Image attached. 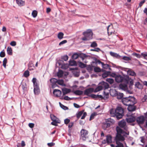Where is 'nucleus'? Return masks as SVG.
I'll use <instances>...</instances> for the list:
<instances>
[{
	"mask_svg": "<svg viewBox=\"0 0 147 147\" xmlns=\"http://www.w3.org/2000/svg\"><path fill=\"white\" fill-rule=\"evenodd\" d=\"M117 134L115 140L116 144L115 147H124L123 144L121 142L124 141L125 138L129 135V132H125L119 126L116 128Z\"/></svg>",
	"mask_w": 147,
	"mask_h": 147,
	"instance_id": "f257e3e1",
	"label": "nucleus"
},
{
	"mask_svg": "<svg viewBox=\"0 0 147 147\" xmlns=\"http://www.w3.org/2000/svg\"><path fill=\"white\" fill-rule=\"evenodd\" d=\"M122 102L124 105L128 106L127 110L129 111H134L136 110V107L135 105L137 102L136 98L134 96H129L123 98L122 99Z\"/></svg>",
	"mask_w": 147,
	"mask_h": 147,
	"instance_id": "f03ea898",
	"label": "nucleus"
},
{
	"mask_svg": "<svg viewBox=\"0 0 147 147\" xmlns=\"http://www.w3.org/2000/svg\"><path fill=\"white\" fill-rule=\"evenodd\" d=\"M110 114L111 116L115 117L118 120L122 118L124 115L123 109L119 107H117L115 109H111Z\"/></svg>",
	"mask_w": 147,
	"mask_h": 147,
	"instance_id": "7ed1b4c3",
	"label": "nucleus"
},
{
	"mask_svg": "<svg viewBox=\"0 0 147 147\" xmlns=\"http://www.w3.org/2000/svg\"><path fill=\"white\" fill-rule=\"evenodd\" d=\"M84 36L82 38L83 41H87L92 39V38L93 33L90 29L87 30L86 31L83 33Z\"/></svg>",
	"mask_w": 147,
	"mask_h": 147,
	"instance_id": "20e7f679",
	"label": "nucleus"
},
{
	"mask_svg": "<svg viewBox=\"0 0 147 147\" xmlns=\"http://www.w3.org/2000/svg\"><path fill=\"white\" fill-rule=\"evenodd\" d=\"M99 84L101 85L96 88L94 90L93 92H96L100 90L103 88L107 89L109 87L108 84L104 82H102L100 83Z\"/></svg>",
	"mask_w": 147,
	"mask_h": 147,
	"instance_id": "39448f33",
	"label": "nucleus"
},
{
	"mask_svg": "<svg viewBox=\"0 0 147 147\" xmlns=\"http://www.w3.org/2000/svg\"><path fill=\"white\" fill-rule=\"evenodd\" d=\"M111 76L115 78V79L116 82L118 83L122 82L125 79V78L123 76L115 73H113L112 74Z\"/></svg>",
	"mask_w": 147,
	"mask_h": 147,
	"instance_id": "423d86ee",
	"label": "nucleus"
},
{
	"mask_svg": "<svg viewBox=\"0 0 147 147\" xmlns=\"http://www.w3.org/2000/svg\"><path fill=\"white\" fill-rule=\"evenodd\" d=\"M88 131L86 129H82L80 131V138L83 140H85L88 138Z\"/></svg>",
	"mask_w": 147,
	"mask_h": 147,
	"instance_id": "0eeeda50",
	"label": "nucleus"
},
{
	"mask_svg": "<svg viewBox=\"0 0 147 147\" xmlns=\"http://www.w3.org/2000/svg\"><path fill=\"white\" fill-rule=\"evenodd\" d=\"M118 125L120 127L123 128L124 130L127 131L125 132H128L127 131L128 129V128L127 127L126 125V122L123 119L122 120L120 121L118 123Z\"/></svg>",
	"mask_w": 147,
	"mask_h": 147,
	"instance_id": "6e6552de",
	"label": "nucleus"
},
{
	"mask_svg": "<svg viewBox=\"0 0 147 147\" xmlns=\"http://www.w3.org/2000/svg\"><path fill=\"white\" fill-rule=\"evenodd\" d=\"M112 142V137L110 135H107L106 136L105 140H104L102 141V144H104L107 143L109 144Z\"/></svg>",
	"mask_w": 147,
	"mask_h": 147,
	"instance_id": "1a4fd4ad",
	"label": "nucleus"
},
{
	"mask_svg": "<svg viewBox=\"0 0 147 147\" xmlns=\"http://www.w3.org/2000/svg\"><path fill=\"white\" fill-rule=\"evenodd\" d=\"M145 120V118L143 116L138 117L136 119L137 123L139 125L142 124Z\"/></svg>",
	"mask_w": 147,
	"mask_h": 147,
	"instance_id": "9d476101",
	"label": "nucleus"
},
{
	"mask_svg": "<svg viewBox=\"0 0 147 147\" xmlns=\"http://www.w3.org/2000/svg\"><path fill=\"white\" fill-rule=\"evenodd\" d=\"M58 63L59 66L63 69H66L68 67V64H65L63 63V62L62 60L59 61Z\"/></svg>",
	"mask_w": 147,
	"mask_h": 147,
	"instance_id": "9b49d317",
	"label": "nucleus"
},
{
	"mask_svg": "<svg viewBox=\"0 0 147 147\" xmlns=\"http://www.w3.org/2000/svg\"><path fill=\"white\" fill-rule=\"evenodd\" d=\"M94 91V88H89L85 90L84 92V94L90 96L89 94Z\"/></svg>",
	"mask_w": 147,
	"mask_h": 147,
	"instance_id": "f8f14e48",
	"label": "nucleus"
},
{
	"mask_svg": "<svg viewBox=\"0 0 147 147\" xmlns=\"http://www.w3.org/2000/svg\"><path fill=\"white\" fill-rule=\"evenodd\" d=\"M126 119L127 123H130L134 122L136 120V118L134 116L130 115L128 116Z\"/></svg>",
	"mask_w": 147,
	"mask_h": 147,
	"instance_id": "ddd939ff",
	"label": "nucleus"
},
{
	"mask_svg": "<svg viewBox=\"0 0 147 147\" xmlns=\"http://www.w3.org/2000/svg\"><path fill=\"white\" fill-rule=\"evenodd\" d=\"M97 63L99 64H101L103 68L106 69L108 68L109 70L111 69V68L109 67L110 66L109 65L107 64H104L103 62H102L99 60L97 61Z\"/></svg>",
	"mask_w": 147,
	"mask_h": 147,
	"instance_id": "4468645a",
	"label": "nucleus"
},
{
	"mask_svg": "<svg viewBox=\"0 0 147 147\" xmlns=\"http://www.w3.org/2000/svg\"><path fill=\"white\" fill-rule=\"evenodd\" d=\"M53 93L55 96L59 97L61 96V92L59 90L55 89L54 90Z\"/></svg>",
	"mask_w": 147,
	"mask_h": 147,
	"instance_id": "2eb2a0df",
	"label": "nucleus"
},
{
	"mask_svg": "<svg viewBox=\"0 0 147 147\" xmlns=\"http://www.w3.org/2000/svg\"><path fill=\"white\" fill-rule=\"evenodd\" d=\"M50 81L52 84V87L54 88L56 86V84L57 83V80L56 78H52L50 79Z\"/></svg>",
	"mask_w": 147,
	"mask_h": 147,
	"instance_id": "dca6fc26",
	"label": "nucleus"
},
{
	"mask_svg": "<svg viewBox=\"0 0 147 147\" xmlns=\"http://www.w3.org/2000/svg\"><path fill=\"white\" fill-rule=\"evenodd\" d=\"M123 94L122 93L117 91L116 96L118 99H122L124 97Z\"/></svg>",
	"mask_w": 147,
	"mask_h": 147,
	"instance_id": "f3484780",
	"label": "nucleus"
},
{
	"mask_svg": "<svg viewBox=\"0 0 147 147\" xmlns=\"http://www.w3.org/2000/svg\"><path fill=\"white\" fill-rule=\"evenodd\" d=\"M91 97L95 98H100L101 100H102L104 99L103 97L101 95H95L94 94H91L90 95V96Z\"/></svg>",
	"mask_w": 147,
	"mask_h": 147,
	"instance_id": "a211bd4d",
	"label": "nucleus"
},
{
	"mask_svg": "<svg viewBox=\"0 0 147 147\" xmlns=\"http://www.w3.org/2000/svg\"><path fill=\"white\" fill-rule=\"evenodd\" d=\"M111 125V123H109L107 121H105V122L104 123L102 127L103 129H105L106 128L110 127Z\"/></svg>",
	"mask_w": 147,
	"mask_h": 147,
	"instance_id": "6ab92c4d",
	"label": "nucleus"
},
{
	"mask_svg": "<svg viewBox=\"0 0 147 147\" xmlns=\"http://www.w3.org/2000/svg\"><path fill=\"white\" fill-rule=\"evenodd\" d=\"M16 3L20 6H24L25 5V2L22 0H16Z\"/></svg>",
	"mask_w": 147,
	"mask_h": 147,
	"instance_id": "aec40b11",
	"label": "nucleus"
},
{
	"mask_svg": "<svg viewBox=\"0 0 147 147\" xmlns=\"http://www.w3.org/2000/svg\"><path fill=\"white\" fill-rule=\"evenodd\" d=\"M127 74L130 76H135L136 75L135 72L131 69H128L127 71Z\"/></svg>",
	"mask_w": 147,
	"mask_h": 147,
	"instance_id": "412c9836",
	"label": "nucleus"
},
{
	"mask_svg": "<svg viewBox=\"0 0 147 147\" xmlns=\"http://www.w3.org/2000/svg\"><path fill=\"white\" fill-rule=\"evenodd\" d=\"M112 25H110L107 27V33L109 35H111L112 33H113L114 32L111 30V29H112Z\"/></svg>",
	"mask_w": 147,
	"mask_h": 147,
	"instance_id": "4be33fe9",
	"label": "nucleus"
},
{
	"mask_svg": "<svg viewBox=\"0 0 147 147\" xmlns=\"http://www.w3.org/2000/svg\"><path fill=\"white\" fill-rule=\"evenodd\" d=\"M110 54L112 56L117 59H119L121 57V56L119 54L114 52L111 51L110 52Z\"/></svg>",
	"mask_w": 147,
	"mask_h": 147,
	"instance_id": "5701e85b",
	"label": "nucleus"
},
{
	"mask_svg": "<svg viewBox=\"0 0 147 147\" xmlns=\"http://www.w3.org/2000/svg\"><path fill=\"white\" fill-rule=\"evenodd\" d=\"M119 87L121 89L124 90H126L127 89V85L125 84H120L119 85Z\"/></svg>",
	"mask_w": 147,
	"mask_h": 147,
	"instance_id": "b1692460",
	"label": "nucleus"
},
{
	"mask_svg": "<svg viewBox=\"0 0 147 147\" xmlns=\"http://www.w3.org/2000/svg\"><path fill=\"white\" fill-rule=\"evenodd\" d=\"M62 90L63 95L67 94L70 92V89L66 88L62 89Z\"/></svg>",
	"mask_w": 147,
	"mask_h": 147,
	"instance_id": "393cba45",
	"label": "nucleus"
},
{
	"mask_svg": "<svg viewBox=\"0 0 147 147\" xmlns=\"http://www.w3.org/2000/svg\"><path fill=\"white\" fill-rule=\"evenodd\" d=\"M117 92V91L115 89L112 90L110 91V95L113 97H115Z\"/></svg>",
	"mask_w": 147,
	"mask_h": 147,
	"instance_id": "a878e982",
	"label": "nucleus"
},
{
	"mask_svg": "<svg viewBox=\"0 0 147 147\" xmlns=\"http://www.w3.org/2000/svg\"><path fill=\"white\" fill-rule=\"evenodd\" d=\"M74 93L76 95H80L83 94V92L82 90H77L74 91Z\"/></svg>",
	"mask_w": 147,
	"mask_h": 147,
	"instance_id": "bb28decb",
	"label": "nucleus"
},
{
	"mask_svg": "<svg viewBox=\"0 0 147 147\" xmlns=\"http://www.w3.org/2000/svg\"><path fill=\"white\" fill-rule=\"evenodd\" d=\"M87 57V55L84 53H79V57H80L82 60H83L85 58Z\"/></svg>",
	"mask_w": 147,
	"mask_h": 147,
	"instance_id": "cd10ccee",
	"label": "nucleus"
},
{
	"mask_svg": "<svg viewBox=\"0 0 147 147\" xmlns=\"http://www.w3.org/2000/svg\"><path fill=\"white\" fill-rule=\"evenodd\" d=\"M7 54L10 55H11L12 54V50L10 47H8L7 48Z\"/></svg>",
	"mask_w": 147,
	"mask_h": 147,
	"instance_id": "c85d7f7f",
	"label": "nucleus"
},
{
	"mask_svg": "<svg viewBox=\"0 0 147 147\" xmlns=\"http://www.w3.org/2000/svg\"><path fill=\"white\" fill-rule=\"evenodd\" d=\"M34 93L36 94H38L40 92V89L39 88H37L36 87V88H34Z\"/></svg>",
	"mask_w": 147,
	"mask_h": 147,
	"instance_id": "c756f323",
	"label": "nucleus"
},
{
	"mask_svg": "<svg viewBox=\"0 0 147 147\" xmlns=\"http://www.w3.org/2000/svg\"><path fill=\"white\" fill-rule=\"evenodd\" d=\"M69 65L71 66H75L76 65V62L74 60L69 61Z\"/></svg>",
	"mask_w": 147,
	"mask_h": 147,
	"instance_id": "7c9ffc66",
	"label": "nucleus"
},
{
	"mask_svg": "<svg viewBox=\"0 0 147 147\" xmlns=\"http://www.w3.org/2000/svg\"><path fill=\"white\" fill-rule=\"evenodd\" d=\"M84 110H82V111H79L78 113L76 114V117L78 119H79L80 116L82 115L84 112Z\"/></svg>",
	"mask_w": 147,
	"mask_h": 147,
	"instance_id": "2f4dec72",
	"label": "nucleus"
},
{
	"mask_svg": "<svg viewBox=\"0 0 147 147\" xmlns=\"http://www.w3.org/2000/svg\"><path fill=\"white\" fill-rule=\"evenodd\" d=\"M79 57V53H75L72 56V58L74 59H76Z\"/></svg>",
	"mask_w": 147,
	"mask_h": 147,
	"instance_id": "473e14b6",
	"label": "nucleus"
},
{
	"mask_svg": "<svg viewBox=\"0 0 147 147\" xmlns=\"http://www.w3.org/2000/svg\"><path fill=\"white\" fill-rule=\"evenodd\" d=\"M110 73V71H106L104 72L102 75V76L103 78H106L107 77Z\"/></svg>",
	"mask_w": 147,
	"mask_h": 147,
	"instance_id": "72a5a7b5",
	"label": "nucleus"
},
{
	"mask_svg": "<svg viewBox=\"0 0 147 147\" xmlns=\"http://www.w3.org/2000/svg\"><path fill=\"white\" fill-rule=\"evenodd\" d=\"M57 83L59 85L64 86L65 85L64 84V81L63 80L61 79L59 80H57Z\"/></svg>",
	"mask_w": 147,
	"mask_h": 147,
	"instance_id": "f704fd0d",
	"label": "nucleus"
},
{
	"mask_svg": "<svg viewBox=\"0 0 147 147\" xmlns=\"http://www.w3.org/2000/svg\"><path fill=\"white\" fill-rule=\"evenodd\" d=\"M63 33L62 32H59L58 34V38L60 39H61L63 38Z\"/></svg>",
	"mask_w": 147,
	"mask_h": 147,
	"instance_id": "c9c22d12",
	"label": "nucleus"
},
{
	"mask_svg": "<svg viewBox=\"0 0 147 147\" xmlns=\"http://www.w3.org/2000/svg\"><path fill=\"white\" fill-rule=\"evenodd\" d=\"M141 55L143 58L147 60V52H144L141 53Z\"/></svg>",
	"mask_w": 147,
	"mask_h": 147,
	"instance_id": "e433bc0d",
	"label": "nucleus"
},
{
	"mask_svg": "<svg viewBox=\"0 0 147 147\" xmlns=\"http://www.w3.org/2000/svg\"><path fill=\"white\" fill-rule=\"evenodd\" d=\"M32 15L34 18L36 17L37 15V11L35 10H33L32 12Z\"/></svg>",
	"mask_w": 147,
	"mask_h": 147,
	"instance_id": "4c0bfd02",
	"label": "nucleus"
},
{
	"mask_svg": "<svg viewBox=\"0 0 147 147\" xmlns=\"http://www.w3.org/2000/svg\"><path fill=\"white\" fill-rule=\"evenodd\" d=\"M96 115L97 114L95 112H94L92 113L90 116L89 120L90 121L91 120L94 119V117L96 116Z\"/></svg>",
	"mask_w": 147,
	"mask_h": 147,
	"instance_id": "58836bf2",
	"label": "nucleus"
},
{
	"mask_svg": "<svg viewBox=\"0 0 147 147\" xmlns=\"http://www.w3.org/2000/svg\"><path fill=\"white\" fill-rule=\"evenodd\" d=\"M59 104L60 107L63 109L64 110H67L68 109V108L67 107L64 105L63 104H61L60 102H59Z\"/></svg>",
	"mask_w": 147,
	"mask_h": 147,
	"instance_id": "ea45409f",
	"label": "nucleus"
},
{
	"mask_svg": "<svg viewBox=\"0 0 147 147\" xmlns=\"http://www.w3.org/2000/svg\"><path fill=\"white\" fill-rule=\"evenodd\" d=\"M106 81L110 84H112L114 82V80L112 78H107L106 79Z\"/></svg>",
	"mask_w": 147,
	"mask_h": 147,
	"instance_id": "a19ab883",
	"label": "nucleus"
},
{
	"mask_svg": "<svg viewBox=\"0 0 147 147\" xmlns=\"http://www.w3.org/2000/svg\"><path fill=\"white\" fill-rule=\"evenodd\" d=\"M97 44L96 43V42L94 41L90 45V47H92L94 48L97 47Z\"/></svg>",
	"mask_w": 147,
	"mask_h": 147,
	"instance_id": "79ce46f5",
	"label": "nucleus"
},
{
	"mask_svg": "<svg viewBox=\"0 0 147 147\" xmlns=\"http://www.w3.org/2000/svg\"><path fill=\"white\" fill-rule=\"evenodd\" d=\"M29 75V72L28 70L26 71L24 74V75L25 77H28Z\"/></svg>",
	"mask_w": 147,
	"mask_h": 147,
	"instance_id": "37998d69",
	"label": "nucleus"
},
{
	"mask_svg": "<svg viewBox=\"0 0 147 147\" xmlns=\"http://www.w3.org/2000/svg\"><path fill=\"white\" fill-rule=\"evenodd\" d=\"M94 71L95 72H99L101 71L100 69L98 67H95L94 68Z\"/></svg>",
	"mask_w": 147,
	"mask_h": 147,
	"instance_id": "c03bdc74",
	"label": "nucleus"
},
{
	"mask_svg": "<svg viewBox=\"0 0 147 147\" xmlns=\"http://www.w3.org/2000/svg\"><path fill=\"white\" fill-rule=\"evenodd\" d=\"M79 66L81 68H84L86 67V65L82 62H80Z\"/></svg>",
	"mask_w": 147,
	"mask_h": 147,
	"instance_id": "a18cd8bd",
	"label": "nucleus"
},
{
	"mask_svg": "<svg viewBox=\"0 0 147 147\" xmlns=\"http://www.w3.org/2000/svg\"><path fill=\"white\" fill-rule=\"evenodd\" d=\"M106 119L107 121L109 123H111L113 124L115 122L114 120L111 119V118H109Z\"/></svg>",
	"mask_w": 147,
	"mask_h": 147,
	"instance_id": "49530a36",
	"label": "nucleus"
},
{
	"mask_svg": "<svg viewBox=\"0 0 147 147\" xmlns=\"http://www.w3.org/2000/svg\"><path fill=\"white\" fill-rule=\"evenodd\" d=\"M104 94L105 95L104 96H103L104 99L106 100L109 97V94H108V93H107L106 94V93L105 92H104Z\"/></svg>",
	"mask_w": 147,
	"mask_h": 147,
	"instance_id": "de8ad7c7",
	"label": "nucleus"
},
{
	"mask_svg": "<svg viewBox=\"0 0 147 147\" xmlns=\"http://www.w3.org/2000/svg\"><path fill=\"white\" fill-rule=\"evenodd\" d=\"M68 58V56L67 55H65L62 57L61 59L63 60L64 61H67Z\"/></svg>",
	"mask_w": 147,
	"mask_h": 147,
	"instance_id": "09e8293b",
	"label": "nucleus"
},
{
	"mask_svg": "<svg viewBox=\"0 0 147 147\" xmlns=\"http://www.w3.org/2000/svg\"><path fill=\"white\" fill-rule=\"evenodd\" d=\"M5 52L4 51V50H3L0 53V57H4L5 56Z\"/></svg>",
	"mask_w": 147,
	"mask_h": 147,
	"instance_id": "8fccbe9b",
	"label": "nucleus"
},
{
	"mask_svg": "<svg viewBox=\"0 0 147 147\" xmlns=\"http://www.w3.org/2000/svg\"><path fill=\"white\" fill-rule=\"evenodd\" d=\"M50 117L51 118V120L52 121L55 119H56L57 118L54 115L51 114L50 115Z\"/></svg>",
	"mask_w": 147,
	"mask_h": 147,
	"instance_id": "3c124183",
	"label": "nucleus"
},
{
	"mask_svg": "<svg viewBox=\"0 0 147 147\" xmlns=\"http://www.w3.org/2000/svg\"><path fill=\"white\" fill-rule=\"evenodd\" d=\"M145 0H143L142 1H141L139 3V7H141L143 4L145 3Z\"/></svg>",
	"mask_w": 147,
	"mask_h": 147,
	"instance_id": "603ef678",
	"label": "nucleus"
},
{
	"mask_svg": "<svg viewBox=\"0 0 147 147\" xmlns=\"http://www.w3.org/2000/svg\"><path fill=\"white\" fill-rule=\"evenodd\" d=\"M123 59L125 60L128 61L130 59V58L129 57L127 56H123Z\"/></svg>",
	"mask_w": 147,
	"mask_h": 147,
	"instance_id": "864d4df0",
	"label": "nucleus"
},
{
	"mask_svg": "<svg viewBox=\"0 0 147 147\" xmlns=\"http://www.w3.org/2000/svg\"><path fill=\"white\" fill-rule=\"evenodd\" d=\"M140 138L141 139L140 140L141 142L142 143H143V144L142 145L143 146L145 142L144 137V136H142Z\"/></svg>",
	"mask_w": 147,
	"mask_h": 147,
	"instance_id": "5fc2aeb1",
	"label": "nucleus"
},
{
	"mask_svg": "<svg viewBox=\"0 0 147 147\" xmlns=\"http://www.w3.org/2000/svg\"><path fill=\"white\" fill-rule=\"evenodd\" d=\"M83 115L81 118V119H84L86 116L87 115V113L86 112H84L83 113Z\"/></svg>",
	"mask_w": 147,
	"mask_h": 147,
	"instance_id": "6e6d98bb",
	"label": "nucleus"
},
{
	"mask_svg": "<svg viewBox=\"0 0 147 147\" xmlns=\"http://www.w3.org/2000/svg\"><path fill=\"white\" fill-rule=\"evenodd\" d=\"M70 120L68 119H66L64 120V123L66 124H68L70 122Z\"/></svg>",
	"mask_w": 147,
	"mask_h": 147,
	"instance_id": "4d7b16f0",
	"label": "nucleus"
},
{
	"mask_svg": "<svg viewBox=\"0 0 147 147\" xmlns=\"http://www.w3.org/2000/svg\"><path fill=\"white\" fill-rule=\"evenodd\" d=\"M67 42V41L66 40H63L60 42L59 44V45H62L65 43Z\"/></svg>",
	"mask_w": 147,
	"mask_h": 147,
	"instance_id": "13d9d810",
	"label": "nucleus"
},
{
	"mask_svg": "<svg viewBox=\"0 0 147 147\" xmlns=\"http://www.w3.org/2000/svg\"><path fill=\"white\" fill-rule=\"evenodd\" d=\"M140 85V84L139 82H137L135 84V86H136V87L137 88H140L139 86Z\"/></svg>",
	"mask_w": 147,
	"mask_h": 147,
	"instance_id": "bf43d9fd",
	"label": "nucleus"
},
{
	"mask_svg": "<svg viewBox=\"0 0 147 147\" xmlns=\"http://www.w3.org/2000/svg\"><path fill=\"white\" fill-rule=\"evenodd\" d=\"M10 45L13 46H14L16 45V42L15 41H13L11 42Z\"/></svg>",
	"mask_w": 147,
	"mask_h": 147,
	"instance_id": "052dcab7",
	"label": "nucleus"
},
{
	"mask_svg": "<svg viewBox=\"0 0 147 147\" xmlns=\"http://www.w3.org/2000/svg\"><path fill=\"white\" fill-rule=\"evenodd\" d=\"M58 123H59V122H56L53 121L51 123V124L53 125L57 126V124Z\"/></svg>",
	"mask_w": 147,
	"mask_h": 147,
	"instance_id": "680f3d73",
	"label": "nucleus"
},
{
	"mask_svg": "<svg viewBox=\"0 0 147 147\" xmlns=\"http://www.w3.org/2000/svg\"><path fill=\"white\" fill-rule=\"evenodd\" d=\"M64 99L65 100H71V98L69 97L68 96H64Z\"/></svg>",
	"mask_w": 147,
	"mask_h": 147,
	"instance_id": "e2e57ef3",
	"label": "nucleus"
},
{
	"mask_svg": "<svg viewBox=\"0 0 147 147\" xmlns=\"http://www.w3.org/2000/svg\"><path fill=\"white\" fill-rule=\"evenodd\" d=\"M74 124V123L73 122L70 123L68 125L69 128H71L73 126Z\"/></svg>",
	"mask_w": 147,
	"mask_h": 147,
	"instance_id": "0e129e2a",
	"label": "nucleus"
},
{
	"mask_svg": "<svg viewBox=\"0 0 147 147\" xmlns=\"http://www.w3.org/2000/svg\"><path fill=\"white\" fill-rule=\"evenodd\" d=\"M63 73L62 71L59 72L57 73V76H58L61 77L63 76Z\"/></svg>",
	"mask_w": 147,
	"mask_h": 147,
	"instance_id": "69168bd1",
	"label": "nucleus"
},
{
	"mask_svg": "<svg viewBox=\"0 0 147 147\" xmlns=\"http://www.w3.org/2000/svg\"><path fill=\"white\" fill-rule=\"evenodd\" d=\"M28 125L30 127L32 128L34 127V124L32 123H30Z\"/></svg>",
	"mask_w": 147,
	"mask_h": 147,
	"instance_id": "338daca9",
	"label": "nucleus"
},
{
	"mask_svg": "<svg viewBox=\"0 0 147 147\" xmlns=\"http://www.w3.org/2000/svg\"><path fill=\"white\" fill-rule=\"evenodd\" d=\"M55 145V143L53 142L49 143L47 144V145L50 146H52Z\"/></svg>",
	"mask_w": 147,
	"mask_h": 147,
	"instance_id": "774afa93",
	"label": "nucleus"
}]
</instances>
